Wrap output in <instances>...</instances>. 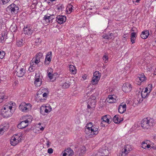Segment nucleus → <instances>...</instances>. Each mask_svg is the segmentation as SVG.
<instances>
[{"instance_id":"nucleus-1","label":"nucleus","mask_w":156,"mask_h":156,"mask_svg":"<svg viewBox=\"0 0 156 156\" xmlns=\"http://www.w3.org/2000/svg\"><path fill=\"white\" fill-rule=\"evenodd\" d=\"M13 102L10 101L9 103H6L3 107L1 111V115L5 118H8L11 117L14 110L12 109Z\"/></svg>"},{"instance_id":"nucleus-2","label":"nucleus","mask_w":156,"mask_h":156,"mask_svg":"<svg viewBox=\"0 0 156 156\" xmlns=\"http://www.w3.org/2000/svg\"><path fill=\"white\" fill-rule=\"evenodd\" d=\"M154 121L153 119L148 118H145L141 121V126L143 129H147L153 126Z\"/></svg>"},{"instance_id":"nucleus-3","label":"nucleus","mask_w":156,"mask_h":156,"mask_svg":"<svg viewBox=\"0 0 156 156\" xmlns=\"http://www.w3.org/2000/svg\"><path fill=\"white\" fill-rule=\"evenodd\" d=\"M19 8L16 5L12 4L9 5L7 8L6 11L9 13L16 14L19 11Z\"/></svg>"},{"instance_id":"nucleus-4","label":"nucleus","mask_w":156,"mask_h":156,"mask_svg":"<svg viewBox=\"0 0 156 156\" xmlns=\"http://www.w3.org/2000/svg\"><path fill=\"white\" fill-rule=\"evenodd\" d=\"M31 105L30 104L23 102L20 105L19 108L22 112H27L31 109Z\"/></svg>"},{"instance_id":"nucleus-5","label":"nucleus","mask_w":156,"mask_h":156,"mask_svg":"<svg viewBox=\"0 0 156 156\" xmlns=\"http://www.w3.org/2000/svg\"><path fill=\"white\" fill-rule=\"evenodd\" d=\"M16 73V74L18 76L22 77L24 76L26 73L25 69L23 66L21 67L20 65L19 64L18 66H17Z\"/></svg>"},{"instance_id":"nucleus-6","label":"nucleus","mask_w":156,"mask_h":156,"mask_svg":"<svg viewBox=\"0 0 156 156\" xmlns=\"http://www.w3.org/2000/svg\"><path fill=\"white\" fill-rule=\"evenodd\" d=\"M99 130L98 129V127L96 125H93L90 131V134L89 136L90 137H93L96 135L98 134L99 133Z\"/></svg>"},{"instance_id":"nucleus-7","label":"nucleus","mask_w":156,"mask_h":156,"mask_svg":"<svg viewBox=\"0 0 156 156\" xmlns=\"http://www.w3.org/2000/svg\"><path fill=\"white\" fill-rule=\"evenodd\" d=\"M23 30L24 33L28 35H31L33 32L31 27L29 25L24 26Z\"/></svg>"},{"instance_id":"nucleus-8","label":"nucleus","mask_w":156,"mask_h":156,"mask_svg":"<svg viewBox=\"0 0 156 156\" xmlns=\"http://www.w3.org/2000/svg\"><path fill=\"white\" fill-rule=\"evenodd\" d=\"M122 90L125 92H129L131 91L132 89L131 85L129 83H126L123 84Z\"/></svg>"},{"instance_id":"nucleus-9","label":"nucleus","mask_w":156,"mask_h":156,"mask_svg":"<svg viewBox=\"0 0 156 156\" xmlns=\"http://www.w3.org/2000/svg\"><path fill=\"white\" fill-rule=\"evenodd\" d=\"M29 122L28 119L21 121L17 126V127L20 129H23L27 126Z\"/></svg>"},{"instance_id":"nucleus-10","label":"nucleus","mask_w":156,"mask_h":156,"mask_svg":"<svg viewBox=\"0 0 156 156\" xmlns=\"http://www.w3.org/2000/svg\"><path fill=\"white\" fill-rule=\"evenodd\" d=\"M35 78L34 84L37 87L40 86L41 84V80L40 78V74H36Z\"/></svg>"},{"instance_id":"nucleus-11","label":"nucleus","mask_w":156,"mask_h":156,"mask_svg":"<svg viewBox=\"0 0 156 156\" xmlns=\"http://www.w3.org/2000/svg\"><path fill=\"white\" fill-rule=\"evenodd\" d=\"M66 20V16L62 15H59L56 17L55 21H56L59 24H62L65 22Z\"/></svg>"},{"instance_id":"nucleus-12","label":"nucleus","mask_w":156,"mask_h":156,"mask_svg":"<svg viewBox=\"0 0 156 156\" xmlns=\"http://www.w3.org/2000/svg\"><path fill=\"white\" fill-rule=\"evenodd\" d=\"M52 53L51 51L48 52L46 56L44 63L46 65H48L51 61Z\"/></svg>"},{"instance_id":"nucleus-13","label":"nucleus","mask_w":156,"mask_h":156,"mask_svg":"<svg viewBox=\"0 0 156 156\" xmlns=\"http://www.w3.org/2000/svg\"><path fill=\"white\" fill-rule=\"evenodd\" d=\"M53 72V69L51 68H49L47 70V73L48 77L49 78V79L51 80L52 81H53L55 80H54V77H53V74L52 73Z\"/></svg>"},{"instance_id":"nucleus-14","label":"nucleus","mask_w":156,"mask_h":156,"mask_svg":"<svg viewBox=\"0 0 156 156\" xmlns=\"http://www.w3.org/2000/svg\"><path fill=\"white\" fill-rule=\"evenodd\" d=\"M52 18L50 17V14L48 13L45 15L43 17V21H44L47 23H53L52 21Z\"/></svg>"},{"instance_id":"nucleus-15","label":"nucleus","mask_w":156,"mask_h":156,"mask_svg":"<svg viewBox=\"0 0 156 156\" xmlns=\"http://www.w3.org/2000/svg\"><path fill=\"white\" fill-rule=\"evenodd\" d=\"M71 79L70 78H67V79L66 80V81L62 85V87L63 88L66 89L69 88L71 85Z\"/></svg>"},{"instance_id":"nucleus-16","label":"nucleus","mask_w":156,"mask_h":156,"mask_svg":"<svg viewBox=\"0 0 156 156\" xmlns=\"http://www.w3.org/2000/svg\"><path fill=\"white\" fill-rule=\"evenodd\" d=\"M110 118L111 116L110 115H105L102 116L101 119L103 121L106 122L108 124H110L111 121H110Z\"/></svg>"},{"instance_id":"nucleus-17","label":"nucleus","mask_w":156,"mask_h":156,"mask_svg":"<svg viewBox=\"0 0 156 156\" xmlns=\"http://www.w3.org/2000/svg\"><path fill=\"white\" fill-rule=\"evenodd\" d=\"M120 117L118 115H116L114 116L113 118V121L115 123L119 124L122 121V120L121 119V118H120Z\"/></svg>"},{"instance_id":"nucleus-18","label":"nucleus","mask_w":156,"mask_h":156,"mask_svg":"<svg viewBox=\"0 0 156 156\" xmlns=\"http://www.w3.org/2000/svg\"><path fill=\"white\" fill-rule=\"evenodd\" d=\"M100 79L99 76H97L95 77H93L91 81V83L93 85H95L98 83Z\"/></svg>"},{"instance_id":"nucleus-19","label":"nucleus","mask_w":156,"mask_h":156,"mask_svg":"<svg viewBox=\"0 0 156 156\" xmlns=\"http://www.w3.org/2000/svg\"><path fill=\"white\" fill-rule=\"evenodd\" d=\"M149 35V32L148 30H145L142 31L141 34V37L143 39L147 38Z\"/></svg>"},{"instance_id":"nucleus-20","label":"nucleus","mask_w":156,"mask_h":156,"mask_svg":"<svg viewBox=\"0 0 156 156\" xmlns=\"http://www.w3.org/2000/svg\"><path fill=\"white\" fill-rule=\"evenodd\" d=\"M10 143L12 145L15 146L18 143V141H17L15 137L13 136L10 140Z\"/></svg>"},{"instance_id":"nucleus-21","label":"nucleus","mask_w":156,"mask_h":156,"mask_svg":"<svg viewBox=\"0 0 156 156\" xmlns=\"http://www.w3.org/2000/svg\"><path fill=\"white\" fill-rule=\"evenodd\" d=\"M132 148L131 145L127 144L125 146L124 148L122 149V150L126 151H126L129 153V152L132 150Z\"/></svg>"},{"instance_id":"nucleus-22","label":"nucleus","mask_w":156,"mask_h":156,"mask_svg":"<svg viewBox=\"0 0 156 156\" xmlns=\"http://www.w3.org/2000/svg\"><path fill=\"white\" fill-rule=\"evenodd\" d=\"M25 39L23 38L22 39L18 40L16 41V45L18 47H21L23 46L25 43Z\"/></svg>"},{"instance_id":"nucleus-23","label":"nucleus","mask_w":156,"mask_h":156,"mask_svg":"<svg viewBox=\"0 0 156 156\" xmlns=\"http://www.w3.org/2000/svg\"><path fill=\"white\" fill-rule=\"evenodd\" d=\"M9 123H5L2 124L0 126V128H2L5 131H7L9 126Z\"/></svg>"},{"instance_id":"nucleus-24","label":"nucleus","mask_w":156,"mask_h":156,"mask_svg":"<svg viewBox=\"0 0 156 156\" xmlns=\"http://www.w3.org/2000/svg\"><path fill=\"white\" fill-rule=\"evenodd\" d=\"M92 123V122H90L87 124V125L86 126V129L85 130V132L86 133H87V132L88 131L90 132V129H91V128L93 126Z\"/></svg>"},{"instance_id":"nucleus-25","label":"nucleus","mask_w":156,"mask_h":156,"mask_svg":"<svg viewBox=\"0 0 156 156\" xmlns=\"http://www.w3.org/2000/svg\"><path fill=\"white\" fill-rule=\"evenodd\" d=\"M30 66L28 70L30 72H33L35 69V68L34 66V61L32 60L30 63Z\"/></svg>"},{"instance_id":"nucleus-26","label":"nucleus","mask_w":156,"mask_h":156,"mask_svg":"<svg viewBox=\"0 0 156 156\" xmlns=\"http://www.w3.org/2000/svg\"><path fill=\"white\" fill-rule=\"evenodd\" d=\"M69 70L73 74L76 73V69L75 67L73 65H70L69 66Z\"/></svg>"},{"instance_id":"nucleus-27","label":"nucleus","mask_w":156,"mask_h":156,"mask_svg":"<svg viewBox=\"0 0 156 156\" xmlns=\"http://www.w3.org/2000/svg\"><path fill=\"white\" fill-rule=\"evenodd\" d=\"M107 100L108 102L110 103H113L115 102L116 101V100L114 99L113 97L111 95L109 96Z\"/></svg>"},{"instance_id":"nucleus-28","label":"nucleus","mask_w":156,"mask_h":156,"mask_svg":"<svg viewBox=\"0 0 156 156\" xmlns=\"http://www.w3.org/2000/svg\"><path fill=\"white\" fill-rule=\"evenodd\" d=\"M73 6L71 5H68L66 9V11L67 14H69L72 12Z\"/></svg>"},{"instance_id":"nucleus-29","label":"nucleus","mask_w":156,"mask_h":156,"mask_svg":"<svg viewBox=\"0 0 156 156\" xmlns=\"http://www.w3.org/2000/svg\"><path fill=\"white\" fill-rule=\"evenodd\" d=\"M86 150V148L84 147H82L80 148L78 150V151L79 152V155L80 156L82 155V154L84 153Z\"/></svg>"},{"instance_id":"nucleus-30","label":"nucleus","mask_w":156,"mask_h":156,"mask_svg":"<svg viewBox=\"0 0 156 156\" xmlns=\"http://www.w3.org/2000/svg\"><path fill=\"white\" fill-rule=\"evenodd\" d=\"M92 98H90L89 99V101H91L93 105H95L96 103V97L94 95H92Z\"/></svg>"},{"instance_id":"nucleus-31","label":"nucleus","mask_w":156,"mask_h":156,"mask_svg":"<svg viewBox=\"0 0 156 156\" xmlns=\"http://www.w3.org/2000/svg\"><path fill=\"white\" fill-rule=\"evenodd\" d=\"M51 107L49 105H48V106L46 105L45 113H48L51 111Z\"/></svg>"},{"instance_id":"nucleus-32","label":"nucleus","mask_w":156,"mask_h":156,"mask_svg":"<svg viewBox=\"0 0 156 156\" xmlns=\"http://www.w3.org/2000/svg\"><path fill=\"white\" fill-rule=\"evenodd\" d=\"M148 142H150V141L146 140L145 141H143L142 143V147L144 149H146V145L148 143Z\"/></svg>"},{"instance_id":"nucleus-33","label":"nucleus","mask_w":156,"mask_h":156,"mask_svg":"<svg viewBox=\"0 0 156 156\" xmlns=\"http://www.w3.org/2000/svg\"><path fill=\"white\" fill-rule=\"evenodd\" d=\"M46 105H42L40 108V112L41 114L44 115L45 112V109Z\"/></svg>"},{"instance_id":"nucleus-34","label":"nucleus","mask_w":156,"mask_h":156,"mask_svg":"<svg viewBox=\"0 0 156 156\" xmlns=\"http://www.w3.org/2000/svg\"><path fill=\"white\" fill-rule=\"evenodd\" d=\"M149 92L148 93H146L144 92L143 91H142L141 93V96L142 98H147L148 96V95H149Z\"/></svg>"},{"instance_id":"nucleus-35","label":"nucleus","mask_w":156,"mask_h":156,"mask_svg":"<svg viewBox=\"0 0 156 156\" xmlns=\"http://www.w3.org/2000/svg\"><path fill=\"white\" fill-rule=\"evenodd\" d=\"M13 136L15 137L16 139L17 140V141H18V143L19 142H21V138L22 136H19L18 135H14Z\"/></svg>"},{"instance_id":"nucleus-36","label":"nucleus","mask_w":156,"mask_h":156,"mask_svg":"<svg viewBox=\"0 0 156 156\" xmlns=\"http://www.w3.org/2000/svg\"><path fill=\"white\" fill-rule=\"evenodd\" d=\"M103 59L105 63H107L108 61V56L106 54L104 55L103 57Z\"/></svg>"},{"instance_id":"nucleus-37","label":"nucleus","mask_w":156,"mask_h":156,"mask_svg":"<svg viewBox=\"0 0 156 156\" xmlns=\"http://www.w3.org/2000/svg\"><path fill=\"white\" fill-rule=\"evenodd\" d=\"M97 76H99L100 78L101 76V74L99 71H96L94 73L93 77H96Z\"/></svg>"},{"instance_id":"nucleus-38","label":"nucleus","mask_w":156,"mask_h":156,"mask_svg":"<svg viewBox=\"0 0 156 156\" xmlns=\"http://www.w3.org/2000/svg\"><path fill=\"white\" fill-rule=\"evenodd\" d=\"M43 56V54L41 52H39L36 55V58H37V59H40V58H41Z\"/></svg>"},{"instance_id":"nucleus-39","label":"nucleus","mask_w":156,"mask_h":156,"mask_svg":"<svg viewBox=\"0 0 156 156\" xmlns=\"http://www.w3.org/2000/svg\"><path fill=\"white\" fill-rule=\"evenodd\" d=\"M119 112L120 113H123L126 111L125 109H123L121 108V106H119L118 109Z\"/></svg>"},{"instance_id":"nucleus-40","label":"nucleus","mask_w":156,"mask_h":156,"mask_svg":"<svg viewBox=\"0 0 156 156\" xmlns=\"http://www.w3.org/2000/svg\"><path fill=\"white\" fill-rule=\"evenodd\" d=\"M107 123H108L106 122L102 121L101 123V126L102 127H106L107 126Z\"/></svg>"},{"instance_id":"nucleus-41","label":"nucleus","mask_w":156,"mask_h":156,"mask_svg":"<svg viewBox=\"0 0 156 156\" xmlns=\"http://www.w3.org/2000/svg\"><path fill=\"white\" fill-rule=\"evenodd\" d=\"M103 38L105 39H112V37H109L108 35L107 34H105L102 36Z\"/></svg>"},{"instance_id":"nucleus-42","label":"nucleus","mask_w":156,"mask_h":156,"mask_svg":"<svg viewBox=\"0 0 156 156\" xmlns=\"http://www.w3.org/2000/svg\"><path fill=\"white\" fill-rule=\"evenodd\" d=\"M5 96L0 95V103L5 101L6 98H5Z\"/></svg>"},{"instance_id":"nucleus-43","label":"nucleus","mask_w":156,"mask_h":156,"mask_svg":"<svg viewBox=\"0 0 156 156\" xmlns=\"http://www.w3.org/2000/svg\"><path fill=\"white\" fill-rule=\"evenodd\" d=\"M146 77L143 73L139 75V76H138L136 79V81H137V80H139V79H141V78H143V77Z\"/></svg>"},{"instance_id":"nucleus-44","label":"nucleus","mask_w":156,"mask_h":156,"mask_svg":"<svg viewBox=\"0 0 156 156\" xmlns=\"http://www.w3.org/2000/svg\"><path fill=\"white\" fill-rule=\"evenodd\" d=\"M129 153L124 150H122L121 155L120 156H127Z\"/></svg>"},{"instance_id":"nucleus-45","label":"nucleus","mask_w":156,"mask_h":156,"mask_svg":"<svg viewBox=\"0 0 156 156\" xmlns=\"http://www.w3.org/2000/svg\"><path fill=\"white\" fill-rule=\"evenodd\" d=\"M5 55V52L3 51H0V58L2 59L4 57Z\"/></svg>"},{"instance_id":"nucleus-46","label":"nucleus","mask_w":156,"mask_h":156,"mask_svg":"<svg viewBox=\"0 0 156 156\" xmlns=\"http://www.w3.org/2000/svg\"><path fill=\"white\" fill-rule=\"evenodd\" d=\"M152 84H149L147 87V88H148V89L149 90V93H150L152 89Z\"/></svg>"},{"instance_id":"nucleus-47","label":"nucleus","mask_w":156,"mask_h":156,"mask_svg":"<svg viewBox=\"0 0 156 156\" xmlns=\"http://www.w3.org/2000/svg\"><path fill=\"white\" fill-rule=\"evenodd\" d=\"M90 105L91 106L94 105L93 104H92V103L91 102V101H89L88 103V104L87 106V108L88 109H90L91 108Z\"/></svg>"},{"instance_id":"nucleus-48","label":"nucleus","mask_w":156,"mask_h":156,"mask_svg":"<svg viewBox=\"0 0 156 156\" xmlns=\"http://www.w3.org/2000/svg\"><path fill=\"white\" fill-rule=\"evenodd\" d=\"M0 42L2 43H3L5 41V35L3 36L2 35L1 37Z\"/></svg>"},{"instance_id":"nucleus-49","label":"nucleus","mask_w":156,"mask_h":156,"mask_svg":"<svg viewBox=\"0 0 156 156\" xmlns=\"http://www.w3.org/2000/svg\"><path fill=\"white\" fill-rule=\"evenodd\" d=\"M37 0H33L32 2V5H34V6H36L37 4Z\"/></svg>"},{"instance_id":"nucleus-50","label":"nucleus","mask_w":156,"mask_h":156,"mask_svg":"<svg viewBox=\"0 0 156 156\" xmlns=\"http://www.w3.org/2000/svg\"><path fill=\"white\" fill-rule=\"evenodd\" d=\"M40 62V59H37L36 58L35 60L34 61V62L35 64V65H37V64Z\"/></svg>"},{"instance_id":"nucleus-51","label":"nucleus","mask_w":156,"mask_h":156,"mask_svg":"<svg viewBox=\"0 0 156 156\" xmlns=\"http://www.w3.org/2000/svg\"><path fill=\"white\" fill-rule=\"evenodd\" d=\"M6 131H5V130L1 128L0 129V135H2L3 134L4 132Z\"/></svg>"},{"instance_id":"nucleus-52","label":"nucleus","mask_w":156,"mask_h":156,"mask_svg":"<svg viewBox=\"0 0 156 156\" xmlns=\"http://www.w3.org/2000/svg\"><path fill=\"white\" fill-rule=\"evenodd\" d=\"M136 39V37H130L131 41L132 42V44L135 43V40Z\"/></svg>"},{"instance_id":"nucleus-53","label":"nucleus","mask_w":156,"mask_h":156,"mask_svg":"<svg viewBox=\"0 0 156 156\" xmlns=\"http://www.w3.org/2000/svg\"><path fill=\"white\" fill-rule=\"evenodd\" d=\"M53 152V150L52 148H49L48 150V152L49 154H52Z\"/></svg>"},{"instance_id":"nucleus-54","label":"nucleus","mask_w":156,"mask_h":156,"mask_svg":"<svg viewBox=\"0 0 156 156\" xmlns=\"http://www.w3.org/2000/svg\"><path fill=\"white\" fill-rule=\"evenodd\" d=\"M58 75V74L57 73H54L53 74V77L54 78V80H55L56 77H57Z\"/></svg>"},{"instance_id":"nucleus-55","label":"nucleus","mask_w":156,"mask_h":156,"mask_svg":"<svg viewBox=\"0 0 156 156\" xmlns=\"http://www.w3.org/2000/svg\"><path fill=\"white\" fill-rule=\"evenodd\" d=\"M143 98H142V97H141V98H138L137 100L139 103H140L143 101Z\"/></svg>"},{"instance_id":"nucleus-56","label":"nucleus","mask_w":156,"mask_h":156,"mask_svg":"<svg viewBox=\"0 0 156 156\" xmlns=\"http://www.w3.org/2000/svg\"><path fill=\"white\" fill-rule=\"evenodd\" d=\"M119 106H121V108H122L123 109H125V110L126 111V104H125L123 105H120Z\"/></svg>"},{"instance_id":"nucleus-57","label":"nucleus","mask_w":156,"mask_h":156,"mask_svg":"<svg viewBox=\"0 0 156 156\" xmlns=\"http://www.w3.org/2000/svg\"><path fill=\"white\" fill-rule=\"evenodd\" d=\"M87 75L86 74H85L82 76V78H83V80H85L87 79Z\"/></svg>"},{"instance_id":"nucleus-58","label":"nucleus","mask_w":156,"mask_h":156,"mask_svg":"<svg viewBox=\"0 0 156 156\" xmlns=\"http://www.w3.org/2000/svg\"><path fill=\"white\" fill-rule=\"evenodd\" d=\"M136 34L135 32H132L131 34L130 37H136Z\"/></svg>"},{"instance_id":"nucleus-59","label":"nucleus","mask_w":156,"mask_h":156,"mask_svg":"<svg viewBox=\"0 0 156 156\" xmlns=\"http://www.w3.org/2000/svg\"><path fill=\"white\" fill-rule=\"evenodd\" d=\"M50 17H51L52 18V21L53 22V21H55V16L53 14L50 15Z\"/></svg>"},{"instance_id":"nucleus-60","label":"nucleus","mask_w":156,"mask_h":156,"mask_svg":"<svg viewBox=\"0 0 156 156\" xmlns=\"http://www.w3.org/2000/svg\"><path fill=\"white\" fill-rule=\"evenodd\" d=\"M92 90H89V91H88L86 93V94H87V96H89L90 95V94H91V93H91V92L92 91Z\"/></svg>"},{"instance_id":"nucleus-61","label":"nucleus","mask_w":156,"mask_h":156,"mask_svg":"<svg viewBox=\"0 0 156 156\" xmlns=\"http://www.w3.org/2000/svg\"><path fill=\"white\" fill-rule=\"evenodd\" d=\"M147 79L146 77H143V78H141V79H139V80H140L141 82H143L145 80Z\"/></svg>"},{"instance_id":"nucleus-62","label":"nucleus","mask_w":156,"mask_h":156,"mask_svg":"<svg viewBox=\"0 0 156 156\" xmlns=\"http://www.w3.org/2000/svg\"><path fill=\"white\" fill-rule=\"evenodd\" d=\"M150 142H148V143H147V144L146 145V148H151V146L150 144H149Z\"/></svg>"},{"instance_id":"nucleus-63","label":"nucleus","mask_w":156,"mask_h":156,"mask_svg":"<svg viewBox=\"0 0 156 156\" xmlns=\"http://www.w3.org/2000/svg\"><path fill=\"white\" fill-rule=\"evenodd\" d=\"M148 91L149 92V90L147 87L145 88L144 89V91H143L144 92L146 93H148Z\"/></svg>"},{"instance_id":"nucleus-64","label":"nucleus","mask_w":156,"mask_h":156,"mask_svg":"<svg viewBox=\"0 0 156 156\" xmlns=\"http://www.w3.org/2000/svg\"><path fill=\"white\" fill-rule=\"evenodd\" d=\"M140 0H133V3L136 5V2H137V3L139 2Z\"/></svg>"}]
</instances>
